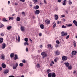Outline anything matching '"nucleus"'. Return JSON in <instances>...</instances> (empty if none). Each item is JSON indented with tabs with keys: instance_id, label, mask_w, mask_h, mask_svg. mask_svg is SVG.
<instances>
[{
	"instance_id": "obj_46",
	"label": "nucleus",
	"mask_w": 77,
	"mask_h": 77,
	"mask_svg": "<svg viewBox=\"0 0 77 77\" xmlns=\"http://www.w3.org/2000/svg\"><path fill=\"white\" fill-rule=\"evenodd\" d=\"M34 3H37L38 1L37 0H33Z\"/></svg>"
},
{
	"instance_id": "obj_36",
	"label": "nucleus",
	"mask_w": 77,
	"mask_h": 77,
	"mask_svg": "<svg viewBox=\"0 0 77 77\" xmlns=\"http://www.w3.org/2000/svg\"><path fill=\"white\" fill-rule=\"evenodd\" d=\"M24 45H29V43L27 42H25L24 44Z\"/></svg>"
},
{
	"instance_id": "obj_57",
	"label": "nucleus",
	"mask_w": 77,
	"mask_h": 77,
	"mask_svg": "<svg viewBox=\"0 0 77 77\" xmlns=\"http://www.w3.org/2000/svg\"><path fill=\"white\" fill-rule=\"evenodd\" d=\"M44 3H45V4H47V2L45 0H44Z\"/></svg>"
},
{
	"instance_id": "obj_2",
	"label": "nucleus",
	"mask_w": 77,
	"mask_h": 77,
	"mask_svg": "<svg viewBox=\"0 0 77 77\" xmlns=\"http://www.w3.org/2000/svg\"><path fill=\"white\" fill-rule=\"evenodd\" d=\"M62 60L63 61H66L67 60V57L63 56L62 57Z\"/></svg>"
},
{
	"instance_id": "obj_64",
	"label": "nucleus",
	"mask_w": 77,
	"mask_h": 77,
	"mask_svg": "<svg viewBox=\"0 0 77 77\" xmlns=\"http://www.w3.org/2000/svg\"><path fill=\"white\" fill-rule=\"evenodd\" d=\"M61 16L62 17H65V15H62Z\"/></svg>"
},
{
	"instance_id": "obj_52",
	"label": "nucleus",
	"mask_w": 77,
	"mask_h": 77,
	"mask_svg": "<svg viewBox=\"0 0 77 77\" xmlns=\"http://www.w3.org/2000/svg\"><path fill=\"white\" fill-rule=\"evenodd\" d=\"M39 47H40V48H42L43 47L42 45H40Z\"/></svg>"
},
{
	"instance_id": "obj_17",
	"label": "nucleus",
	"mask_w": 77,
	"mask_h": 77,
	"mask_svg": "<svg viewBox=\"0 0 77 77\" xmlns=\"http://www.w3.org/2000/svg\"><path fill=\"white\" fill-rule=\"evenodd\" d=\"M10 57H11V58H12V57H14V53H13L11 54H10Z\"/></svg>"
},
{
	"instance_id": "obj_32",
	"label": "nucleus",
	"mask_w": 77,
	"mask_h": 77,
	"mask_svg": "<svg viewBox=\"0 0 77 77\" xmlns=\"http://www.w3.org/2000/svg\"><path fill=\"white\" fill-rule=\"evenodd\" d=\"M9 20H14V17H9Z\"/></svg>"
},
{
	"instance_id": "obj_21",
	"label": "nucleus",
	"mask_w": 77,
	"mask_h": 77,
	"mask_svg": "<svg viewBox=\"0 0 77 77\" xmlns=\"http://www.w3.org/2000/svg\"><path fill=\"white\" fill-rule=\"evenodd\" d=\"M1 57V59H2L3 60L5 59V55L4 54L2 55Z\"/></svg>"
},
{
	"instance_id": "obj_3",
	"label": "nucleus",
	"mask_w": 77,
	"mask_h": 77,
	"mask_svg": "<svg viewBox=\"0 0 77 77\" xmlns=\"http://www.w3.org/2000/svg\"><path fill=\"white\" fill-rule=\"evenodd\" d=\"M40 13V11L39 10H37L35 11V15H38Z\"/></svg>"
},
{
	"instance_id": "obj_40",
	"label": "nucleus",
	"mask_w": 77,
	"mask_h": 77,
	"mask_svg": "<svg viewBox=\"0 0 77 77\" xmlns=\"http://www.w3.org/2000/svg\"><path fill=\"white\" fill-rule=\"evenodd\" d=\"M73 57H74V54L72 52V55H71V57L72 58H73Z\"/></svg>"
},
{
	"instance_id": "obj_7",
	"label": "nucleus",
	"mask_w": 77,
	"mask_h": 77,
	"mask_svg": "<svg viewBox=\"0 0 77 77\" xmlns=\"http://www.w3.org/2000/svg\"><path fill=\"white\" fill-rule=\"evenodd\" d=\"M50 23V20H45V23L46 24H49Z\"/></svg>"
},
{
	"instance_id": "obj_19",
	"label": "nucleus",
	"mask_w": 77,
	"mask_h": 77,
	"mask_svg": "<svg viewBox=\"0 0 77 77\" xmlns=\"http://www.w3.org/2000/svg\"><path fill=\"white\" fill-rule=\"evenodd\" d=\"M51 72V71L50 69H48L47 71V74H49L50 72Z\"/></svg>"
},
{
	"instance_id": "obj_25",
	"label": "nucleus",
	"mask_w": 77,
	"mask_h": 77,
	"mask_svg": "<svg viewBox=\"0 0 77 77\" xmlns=\"http://www.w3.org/2000/svg\"><path fill=\"white\" fill-rule=\"evenodd\" d=\"M8 21V20H6V18H3L2 19V21H4V22H6Z\"/></svg>"
},
{
	"instance_id": "obj_29",
	"label": "nucleus",
	"mask_w": 77,
	"mask_h": 77,
	"mask_svg": "<svg viewBox=\"0 0 77 77\" xmlns=\"http://www.w3.org/2000/svg\"><path fill=\"white\" fill-rule=\"evenodd\" d=\"M23 65H24V64L22 63H20L19 64L20 66H21V67H22V66H23Z\"/></svg>"
},
{
	"instance_id": "obj_47",
	"label": "nucleus",
	"mask_w": 77,
	"mask_h": 77,
	"mask_svg": "<svg viewBox=\"0 0 77 77\" xmlns=\"http://www.w3.org/2000/svg\"><path fill=\"white\" fill-rule=\"evenodd\" d=\"M55 47H56V48H57L59 47V45L57 44L55 45Z\"/></svg>"
},
{
	"instance_id": "obj_28",
	"label": "nucleus",
	"mask_w": 77,
	"mask_h": 77,
	"mask_svg": "<svg viewBox=\"0 0 77 77\" xmlns=\"http://www.w3.org/2000/svg\"><path fill=\"white\" fill-rule=\"evenodd\" d=\"M68 69H72V66L71 65L68 66Z\"/></svg>"
},
{
	"instance_id": "obj_5",
	"label": "nucleus",
	"mask_w": 77,
	"mask_h": 77,
	"mask_svg": "<svg viewBox=\"0 0 77 77\" xmlns=\"http://www.w3.org/2000/svg\"><path fill=\"white\" fill-rule=\"evenodd\" d=\"M55 53L56 55H59V54H60V51H59L58 50L55 51Z\"/></svg>"
},
{
	"instance_id": "obj_11",
	"label": "nucleus",
	"mask_w": 77,
	"mask_h": 77,
	"mask_svg": "<svg viewBox=\"0 0 77 77\" xmlns=\"http://www.w3.org/2000/svg\"><path fill=\"white\" fill-rule=\"evenodd\" d=\"M55 17V19L56 20H57L58 19V18H59V17L58 16V15H57V14H55L54 16Z\"/></svg>"
},
{
	"instance_id": "obj_45",
	"label": "nucleus",
	"mask_w": 77,
	"mask_h": 77,
	"mask_svg": "<svg viewBox=\"0 0 77 77\" xmlns=\"http://www.w3.org/2000/svg\"><path fill=\"white\" fill-rule=\"evenodd\" d=\"M56 26V23H55L53 26V28H54Z\"/></svg>"
},
{
	"instance_id": "obj_62",
	"label": "nucleus",
	"mask_w": 77,
	"mask_h": 77,
	"mask_svg": "<svg viewBox=\"0 0 77 77\" xmlns=\"http://www.w3.org/2000/svg\"><path fill=\"white\" fill-rule=\"evenodd\" d=\"M76 71H75V70L73 72V74H75V73L76 72Z\"/></svg>"
},
{
	"instance_id": "obj_24",
	"label": "nucleus",
	"mask_w": 77,
	"mask_h": 77,
	"mask_svg": "<svg viewBox=\"0 0 77 77\" xmlns=\"http://www.w3.org/2000/svg\"><path fill=\"white\" fill-rule=\"evenodd\" d=\"M35 9H38L39 8V7L38 5H36L35 7L34 8Z\"/></svg>"
},
{
	"instance_id": "obj_6",
	"label": "nucleus",
	"mask_w": 77,
	"mask_h": 77,
	"mask_svg": "<svg viewBox=\"0 0 77 77\" xmlns=\"http://www.w3.org/2000/svg\"><path fill=\"white\" fill-rule=\"evenodd\" d=\"M2 49H4V48H6V44L5 43H3L2 44Z\"/></svg>"
},
{
	"instance_id": "obj_12",
	"label": "nucleus",
	"mask_w": 77,
	"mask_h": 77,
	"mask_svg": "<svg viewBox=\"0 0 77 77\" xmlns=\"http://www.w3.org/2000/svg\"><path fill=\"white\" fill-rule=\"evenodd\" d=\"M64 65H65L66 67H68L69 65V63H64Z\"/></svg>"
},
{
	"instance_id": "obj_1",
	"label": "nucleus",
	"mask_w": 77,
	"mask_h": 77,
	"mask_svg": "<svg viewBox=\"0 0 77 77\" xmlns=\"http://www.w3.org/2000/svg\"><path fill=\"white\" fill-rule=\"evenodd\" d=\"M41 55L42 56L43 58H45L47 57V54L45 52H43L41 54Z\"/></svg>"
},
{
	"instance_id": "obj_60",
	"label": "nucleus",
	"mask_w": 77,
	"mask_h": 77,
	"mask_svg": "<svg viewBox=\"0 0 77 77\" xmlns=\"http://www.w3.org/2000/svg\"><path fill=\"white\" fill-rule=\"evenodd\" d=\"M2 70V67H0V71Z\"/></svg>"
},
{
	"instance_id": "obj_27",
	"label": "nucleus",
	"mask_w": 77,
	"mask_h": 77,
	"mask_svg": "<svg viewBox=\"0 0 77 77\" xmlns=\"http://www.w3.org/2000/svg\"><path fill=\"white\" fill-rule=\"evenodd\" d=\"M8 72H9V70L7 69L5 71L4 73L8 74Z\"/></svg>"
},
{
	"instance_id": "obj_14",
	"label": "nucleus",
	"mask_w": 77,
	"mask_h": 77,
	"mask_svg": "<svg viewBox=\"0 0 77 77\" xmlns=\"http://www.w3.org/2000/svg\"><path fill=\"white\" fill-rule=\"evenodd\" d=\"M72 53H73V54H74V55H76V54H77V52L76 51H73L72 52Z\"/></svg>"
},
{
	"instance_id": "obj_13",
	"label": "nucleus",
	"mask_w": 77,
	"mask_h": 77,
	"mask_svg": "<svg viewBox=\"0 0 77 77\" xmlns=\"http://www.w3.org/2000/svg\"><path fill=\"white\" fill-rule=\"evenodd\" d=\"M3 42V38H0V44H2V42Z\"/></svg>"
},
{
	"instance_id": "obj_34",
	"label": "nucleus",
	"mask_w": 77,
	"mask_h": 77,
	"mask_svg": "<svg viewBox=\"0 0 77 77\" xmlns=\"http://www.w3.org/2000/svg\"><path fill=\"white\" fill-rule=\"evenodd\" d=\"M72 26V24H69L68 25H66L67 26H68V27H71V26Z\"/></svg>"
},
{
	"instance_id": "obj_31",
	"label": "nucleus",
	"mask_w": 77,
	"mask_h": 77,
	"mask_svg": "<svg viewBox=\"0 0 77 77\" xmlns=\"http://www.w3.org/2000/svg\"><path fill=\"white\" fill-rule=\"evenodd\" d=\"M61 35L62 36H65V32H61Z\"/></svg>"
},
{
	"instance_id": "obj_30",
	"label": "nucleus",
	"mask_w": 77,
	"mask_h": 77,
	"mask_svg": "<svg viewBox=\"0 0 77 77\" xmlns=\"http://www.w3.org/2000/svg\"><path fill=\"white\" fill-rule=\"evenodd\" d=\"M76 43H75V41H74L73 42V45L74 47H76Z\"/></svg>"
},
{
	"instance_id": "obj_20",
	"label": "nucleus",
	"mask_w": 77,
	"mask_h": 77,
	"mask_svg": "<svg viewBox=\"0 0 77 77\" xmlns=\"http://www.w3.org/2000/svg\"><path fill=\"white\" fill-rule=\"evenodd\" d=\"M52 77H56V74L54 72L52 73Z\"/></svg>"
},
{
	"instance_id": "obj_51",
	"label": "nucleus",
	"mask_w": 77,
	"mask_h": 77,
	"mask_svg": "<svg viewBox=\"0 0 77 77\" xmlns=\"http://www.w3.org/2000/svg\"><path fill=\"white\" fill-rule=\"evenodd\" d=\"M22 15H25V12H24L23 11L22 13Z\"/></svg>"
},
{
	"instance_id": "obj_42",
	"label": "nucleus",
	"mask_w": 77,
	"mask_h": 77,
	"mask_svg": "<svg viewBox=\"0 0 77 77\" xmlns=\"http://www.w3.org/2000/svg\"><path fill=\"white\" fill-rule=\"evenodd\" d=\"M24 40L25 41H26V42H27V41H28V38H25Z\"/></svg>"
},
{
	"instance_id": "obj_54",
	"label": "nucleus",
	"mask_w": 77,
	"mask_h": 77,
	"mask_svg": "<svg viewBox=\"0 0 77 77\" xmlns=\"http://www.w3.org/2000/svg\"><path fill=\"white\" fill-rule=\"evenodd\" d=\"M58 2L59 3H60V2H61V0H58Z\"/></svg>"
},
{
	"instance_id": "obj_56",
	"label": "nucleus",
	"mask_w": 77,
	"mask_h": 77,
	"mask_svg": "<svg viewBox=\"0 0 77 77\" xmlns=\"http://www.w3.org/2000/svg\"><path fill=\"white\" fill-rule=\"evenodd\" d=\"M26 51H29V50H28V48H26Z\"/></svg>"
},
{
	"instance_id": "obj_48",
	"label": "nucleus",
	"mask_w": 77,
	"mask_h": 77,
	"mask_svg": "<svg viewBox=\"0 0 77 77\" xmlns=\"http://www.w3.org/2000/svg\"><path fill=\"white\" fill-rule=\"evenodd\" d=\"M69 35H68L66 37V39H68V38H69Z\"/></svg>"
},
{
	"instance_id": "obj_43",
	"label": "nucleus",
	"mask_w": 77,
	"mask_h": 77,
	"mask_svg": "<svg viewBox=\"0 0 77 77\" xmlns=\"http://www.w3.org/2000/svg\"><path fill=\"white\" fill-rule=\"evenodd\" d=\"M18 42H20V37L19 35H18Z\"/></svg>"
},
{
	"instance_id": "obj_53",
	"label": "nucleus",
	"mask_w": 77,
	"mask_h": 77,
	"mask_svg": "<svg viewBox=\"0 0 77 77\" xmlns=\"http://www.w3.org/2000/svg\"><path fill=\"white\" fill-rule=\"evenodd\" d=\"M39 36H42V33H40L39 34Z\"/></svg>"
},
{
	"instance_id": "obj_35",
	"label": "nucleus",
	"mask_w": 77,
	"mask_h": 77,
	"mask_svg": "<svg viewBox=\"0 0 77 77\" xmlns=\"http://www.w3.org/2000/svg\"><path fill=\"white\" fill-rule=\"evenodd\" d=\"M62 28V29H65V28H66V26H65L64 25H63L62 27H61Z\"/></svg>"
},
{
	"instance_id": "obj_4",
	"label": "nucleus",
	"mask_w": 77,
	"mask_h": 77,
	"mask_svg": "<svg viewBox=\"0 0 77 77\" xmlns=\"http://www.w3.org/2000/svg\"><path fill=\"white\" fill-rule=\"evenodd\" d=\"M18 63H16L15 65L13 66V69H15L17 68V66H18Z\"/></svg>"
},
{
	"instance_id": "obj_41",
	"label": "nucleus",
	"mask_w": 77,
	"mask_h": 77,
	"mask_svg": "<svg viewBox=\"0 0 77 77\" xmlns=\"http://www.w3.org/2000/svg\"><path fill=\"white\" fill-rule=\"evenodd\" d=\"M56 43L57 44H60V42H59V40H57L56 41Z\"/></svg>"
},
{
	"instance_id": "obj_26",
	"label": "nucleus",
	"mask_w": 77,
	"mask_h": 77,
	"mask_svg": "<svg viewBox=\"0 0 77 77\" xmlns=\"http://www.w3.org/2000/svg\"><path fill=\"white\" fill-rule=\"evenodd\" d=\"M12 29L11 26H8L7 27V29L8 30H10V29Z\"/></svg>"
},
{
	"instance_id": "obj_39",
	"label": "nucleus",
	"mask_w": 77,
	"mask_h": 77,
	"mask_svg": "<svg viewBox=\"0 0 77 77\" xmlns=\"http://www.w3.org/2000/svg\"><path fill=\"white\" fill-rule=\"evenodd\" d=\"M69 5H72V2H71V1L69 0Z\"/></svg>"
},
{
	"instance_id": "obj_58",
	"label": "nucleus",
	"mask_w": 77,
	"mask_h": 77,
	"mask_svg": "<svg viewBox=\"0 0 77 77\" xmlns=\"http://www.w3.org/2000/svg\"><path fill=\"white\" fill-rule=\"evenodd\" d=\"M54 61L55 62H57V60L56 59H54Z\"/></svg>"
},
{
	"instance_id": "obj_59",
	"label": "nucleus",
	"mask_w": 77,
	"mask_h": 77,
	"mask_svg": "<svg viewBox=\"0 0 77 77\" xmlns=\"http://www.w3.org/2000/svg\"><path fill=\"white\" fill-rule=\"evenodd\" d=\"M51 63L53 64H54V61H51Z\"/></svg>"
},
{
	"instance_id": "obj_38",
	"label": "nucleus",
	"mask_w": 77,
	"mask_h": 77,
	"mask_svg": "<svg viewBox=\"0 0 77 77\" xmlns=\"http://www.w3.org/2000/svg\"><path fill=\"white\" fill-rule=\"evenodd\" d=\"M48 47L49 48H51V44H48Z\"/></svg>"
},
{
	"instance_id": "obj_33",
	"label": "nucleus",
	"mask_w": 77,
	"mask_h": 77,
	"mask_svg": "<svg viewBox=\"0 0 77 77\" xmlns=\"http://www.w3.org/2000/svg\"><path fill=\"white\" fill-rule=\"evenodd\" d=\"M3 26H4V25L0 23V28H2V27H3Z\"/></svg>"
},
{
	"instance_id": "obj_37",
	"label": "nucleus",
	"mask_w": 77,
	"mask_h": 77,
	"mask_svg": "<svg viewBox=\"0 0 77 77\" xmlns=\"http://www.w3.org/2000/svg\"><path fill=\"white\" fill-rule=\"evenodd\" d=\"M36 66L37 67V68H40V65H39V64H37L36 65Z\"/></svg>"
},
{
	"instance_id": "obj_8",
	"label": "nucleus",
	"mask_w": 77,
	"mask_h": 77,
	"mask_svg": "<svg viewBox=\"0 0 77 77\" xmlns=\"http://www.w3.org/2000/svg\"><path fill=\"white\" fill-rule=\"evenodd\" d=\"M25 28L24 26H21L20 27V29L21 30V31H22V32H23V31H24L25 30V29H24Z\"/></svg>"
},
{
	"instance_id": "obj_49",
	"label": "nucleus",
	"mask_w": 77,
	"mask_h": 77,
	"mask_svg": "<svg viewBox=\"0 0 77 77\" xmlns=\"http://www.w3.org/2000/svg\"><path fill=\"white\" fill-rule=\"evenodd\" d=\"M0 35H1V36H4V35L3 34V33H1L0 34Z\"/></svg>"
},
{
	"instance_id": "obj_55",
	"label": "nucleus",
	"mask_w": 77,
	"mask_h": 77,
	"mask_svg": "<svg viewBox=\"0 0 77 77\" xmlns=\"http://www.w3.org/2000/svg\"><path fill=\"white\" fill-rule=\"evenodd\" d=\"M67 33L65 32V33H64V36H67Z\"/></svg>"
},
{
	"instance_id": "obj_23",
	"label": "nucleus",
	"mask_w": 77,
	"mask_h": 77,
	"mask_svg": "<svg viewBox=\"0 0 77 77\" xmlns=\"http://www.w3.org/2000/svg\"><path fill=\"white\" fill-rule=\"evenodd\" d=\"M52 75V73L51 72L50 73H48V77H51Z\"/></svg>"
},
{
	"instance_id": "obj_18",
	"label": "nucleus",
	"mask_w": 77,
	"mask_h": 77,
	"mask_svg": "<svg viewBox=\"0 0 77 77\" xmlns=\"http://www.w3.org/2000/svg\"><path fill=\"white\" fill-rule=\"evenodd\" d=\"M16 20L17 21H20L21 20V18L19 17H17V18Z\"/></svg>"
},
{
	"instance_id": "obj_50",
	"label": "nucleus",
	"mask_w": 77,
	"mask_h": 77,
	"mask_svg": "<svg viewBox=\"0 0 77 77\" xmlns=\"http://www.w3.org/2000/svg\"><path fill=\"white\" fill-rule=\"evenodd\" d=\"M20 2H24L25 0H20Z\"/></svg>"
},
{
	"instance_id": "obj_44",
	"label": "nucleus",
	"mask_w": 77,
	"mask_h": 77,
	"mask_svg": "<svg viewBox=\"0 0 77 77\" xmlns=\"http://www.w3.org/2000/svg\"><path fill=\"white\" fill-rule=\"evenodd\" d=\"M22 62L23 63H25L26 62V60H22Z\"/></svg>"
},
{
	"instance_id": "obj_63",
	"label": "nucleus",
	"mask_w": 77,
	"mask_h": 77,
	"mask_svg": "<svg viewBox=\"0 0 77 77\" xmlns=\"http://www.w3.org/2000/svg\"><path fill=\"white\" fill-rule=\"evenodd\" d=\"M50 66H53V64L51 63L50 64Z\"/></svg>"
},
{
	"instance_id": "obj_10",
	"label": "nucleus",
	"mask_w": 77,
	"mask_h": 77,
	"mask_svg": "<svg viewBox=\"0 0 77 77\" xmlns=\"http://www.w3.org/2000/svg\"><path fill=\"white\" fill-rule=\"evenodd\" d=\"M66 5V0H64L63 2V5L65 6Z\"/></svg>"
},
{
	"instance_id": "obj_22",
	"label": "nucleus",
	"mask_w": 77,
	"mask_h": 77,
	"mask_svg": "<svg viewBox=\"0 0 77 77\" xmlns=\"http://www.w3.org/2000/svg\"><path fill=\"white\" fill-rule=\"evenodd\" d=\"M44 26L43 24H42L40 25V27L41 28V29H44Z\"/></svg>"
},
{
	"instance_id": "obj_15",
	"label": "nucleus",
	"mask_w": 77,
	"mask_h": 77,
	"mask_svg": "<svg viewBox=\"0 0 77 77\" xmlns=\"http://www.w3.org/2000/svg\"><path fill=\"white\" fill-rule=\"evenodd\" d=\"M2 67L3 68H6V64L4 63H2Z\"/></svg>"
},
{
	"instance_id": "obj_9",
	"label": "nucleus",
	"mask_w": 77,
	"mask_h": 77,
	"mask_svg": "<svg viewBox=\"0 0 77 77\" xmlns=\"http://www.w3.org/2000/svg\"><path fill=\"white\" fill-rule=\"evenodd\" d=\"M18 55L17 54L15 55V57H14V60H16L17 59H18Z\"/></svg>"
},
{
	"instance_id": "obj_61",
	"label": "nucleus",
	"mask_w": 77,
	"mask_h": 77,
	"mask_svg": "<svg viewBox=\"0 0 77 77\" xmlns=\"http://www.w3.org/2000/svg\"><path fill=\"white\" fill-rule=\"evenodd\" d=\"M59 23H60V22L59 21H58L57 22V24H59Z\"/></svg>"
},
{
	"instance_id": "obj_16",
	"label": "nucleus",
	"mask_w": 77,
	"mask_h": 77,
	"mask_svg": "<svg viewBox=\"0 0 77 77\" xmlns=\"http://www.w3.org/2000/svg\"><path fill=\"white\" fill-rule=\"evenodd\" d=\"M73 23L74 24H75L76 26H77V22L76 20H74L73 21Z\"/></svg>"
}]
</instances>
